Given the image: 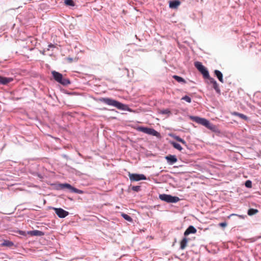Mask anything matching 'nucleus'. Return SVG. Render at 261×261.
I'll return each instance as SVG.
<instances>
[{
    "instance_id": "nucleus-30",
    "label": "nucleus",
    "mask_w": 261,
    "mask_h": 261,
    "mask_svg": "<svg viewBox=\"0 0 261 261\" xmlns=\"http://www.w3.org/2000/svg\"><path fill=\"white\" fill-rule=\"evenodd\" d=\"M227 224L226 222H222L219 224V225L222 227H225L227 226Z\"/></svg>"
},
{
    "instance_id": "nucleus-16",
    "label": "nucleus",
    "mask_w": 261,
    "mask_h": 261,
    "mask_svg": "<svg viewBox=\"0 0 261 261\" xmlns=\"http://www.w3.org/2000/svg\"><path fill=\"white\" fill-rule=\"evenodd\" d=\"M1 246L2 247H11L14 246V243L9 240H4Z\"/></svg>"
},
{
    "instance_id": "nucleus-11",
    "label": "nucleus",
    "mask_w": 261,
    "mask_h": 261,
    "mask_svg": "<svg viewBox=\"0 0 261 261\" xmlns=\"http://www.w3.org/2000/svg\"><path fill=\"white\" fill-rule=\"evenodd\" d=\"M13 81L12 77H6L0 75V84L6 85Z\"/></svg>"
},
{
    "instance_id": "nucleus-15",
    "label": "nucleus",
    "mask_w": 261,
    "mask_h": 261,
    "mask_svg": "<svg viewBox=\"0 0 261 261\" xmlns=\"http://www.w3.org/2000/svg\"><path fill=\"white\" fill-rule=\"evenodd\" d=\"M215 75L217 77L219 81L221 82L222 83H224V81L223 79V74L222 73L218 70H215L214 71Z\"/></svg>"
},
{
    "instance_id": "nucleus-17",
    "label": "nucleus",
    "mask_w": 261,
    "mask_h": 261,
    "mask_svg": "<svg viewBox=\"0 0 261 261\" xmlns=\"http://www.w3.org/2000/svg\"><path fill=\"white\" fill-rule=\"evenodd\" d=\"M28 233L31 236H41L43 235V232H42L41 231L37 230L28 231Z\"/></svg>"
},
{
    "instance_id": "nucleus-10",
    "label": "nucleus",
    "mask_w": 261,
    "mask_h": 261,
    "mask_svg": "<svg viewBox=\"0 0 261 261\" xmlns=\"http://www.w3.org/2000/svg\"><path fill=\"white\" fill-rule=\"evenodd\" d=\"M205 79H207L208 80V84H211L213 85V87L214 89L215 90V91L218 93H220V89L218 84H217L216 80L214 79L211 77L210 75H209L208 77H206Z\"/></svg>"
},
{
    "instance_id": "nucleus-18",
    "label": "nucleus",
    "mask_w": 261,
    "mask_h": 261,
    "mask_svg": "<svg viewBox=\"0 0 261 261\" xmlns=\"http://www.w3.org/2000/svg\"><path fill=\"white\" fill-rule=\"evenodd\" d=\"M180 5L178 1H171L169 3V7L171 8H175Z\"/></svg>"
},
{
    "instance_id": "nucleus-19",
    "label": "nucleus",
    "mask_w": 261,
    "mask_h": 261,
    "mask_svg": "<svg viewBox=\"0 0 261 261\" xmlns=\"http://www.w3.org/2000/svg\"><path fill=\"white\" fill-rule=\"evenodd\" d=\"M170 144L173 146L174 148H176L179 151L182 150V147L178 143L172 141L170 142Z\"/></svg>"
},
{
    "instance_id": "nucleus-25",
    "label": "nucleus",
    "mask_w": 261,
    "mask_h": 261,
    "mask_svg": "<svg viewBox=\"0 0 261 261\" xmlns=\"http://www.w3.org/2000/svg\"><path fill=\"white\" fill-rule=\"evenodd\" d=\"M160 113L162 114H166V115H168V116H169L171 114L170 111L167 109L161 110L160 111Z\"/></svg>"
},
{
    "instance_id": "nucleus-23",
    "label": "nucleus",
    "mask_w": 261,
    "mask_h": 261,
    "mask_svg": "<svg viewBox=\"0 0 261 261\" xmlns=\"http://www.w3.org/2000/svg\"><path fill=\"white\" fill-rule=\"evenodd\" d=\"M258 213V210L254 208H250L248 211V215L249 216L253 215Z\"/></svg>"
},
{
    "instance_id": "nucleus-1",
    "label": "nucleus",
    "mask_w": 261,
    "mask_h": 261,
    "mask_svg": "<svg viewBox=\"0 0 261 261\" xmlns=\"http://www.w3.org/2000/svg\"><path fill=\"white\" fill-rule=\"evenodd\" d=\"M190 118L193 121L205 126L206 128L213 132H216L217 130V126L210 123L208 120L205 118L197 116H191Z\"/></svg>"
},
{
    "instance_id": "nucleus-29",
    "label": "nucleus",
    "mask_w": 261,
    "mask_h": 261,
    "mask_svg": "<svg viewBox=\"0 0 261 261\" xmlns=\"http://www.w3.org/2000/svg\"><path fill=\"white\" fill-rule=\"evenodd\" d=\"M245 186L247 188H251V186H252V183H251V182L250 180H247L245 182Z\"/></svg>"
},
{
    "instance_id": "nucleus-5",
    "label": "nucleus",
    "mask_w": 261,
    "mask_h": 261,
    "mask_svg": "<svg viewBox=\"0 0 261 261\" xmlns=\"http://www.w3.org/2000/svg\"><path fill=\"white\" fill-rule=\"evenodd\" d=\"M195 67L203 75L204 79L209 77V73L207 69L200 62H195L194 63Z\"/></svg>"
},
{
    "instance_id": "nucleus-26",
    "label": "nucleus",
    "mask_w": 261,
    "mask_h": 261,
    "mask_svg": "<svg viewBox=\"0 0 261 261\" xmlns=\"http://www.w3.org/2000/svg\"><path fill=\"white\" fill-rule=\"evenodd\" d=\"M64 3L67 6H73L74 5V2L72 0H65Z\"/></svg>"
},
{
    "instance_id": "nucleus-9",
    "label": "nucleus",
    "mask_w": 261,
    "mask_h": 261,
    "mask_svg": "<svg viewBox=\"0 0 261 261\" xmlns=\"http://www.w3.org/2000/svg\"><path fill=\"white\" fill-rule=\"evenodd\" d=\"M56 214L60 218H63L66 217L69 214L67 211L64 210L61 208H53Z\"/></svg>"
},
{
    "instance_id": "nucleus-4",
    "label": "nucleus",
    "mask_w": 261,
    "mask_h": 261,
    "mask_svg": "<svg viewBox=\"0 0 261 261\" xmlns=\"http://www.w3.org/2000/svg\"><path fill=\"white\" fill-rule=\"evenodd\" d=\"M159 198L161 200L166 201L167 202L175 203L179 201V197L176 196H172L170 195L167 194H161L159 195Z\"/></svg>"
},
{
    "instance_id": "nucleus-7",
    "label": "nucleus",
    "mask_w": 261,
    "mask_h": 261,
    "mask_svg": "<svg viewBox=\"0 0 261 261\" xmlns=\"http://www.w3.org/2000/svg\"><path fill=\"white\" fill-rule=\"evenodd\" d=\"M67 188L69 190H70L71 192L78 193V194H83L84 192L81 190L77 189L76 188H75L73 187H72L70 184H59L58 186V189H63Z\"/></svg>"
},
{
    "instance_id": "nucleus-13",
    "label": "nucleus",
    "mask_w": 261,
    "mask_h": 261,
    "mask_svg": "<svg viewBox=\"0 0 261 261\" xmlns=\"http://www.w3.org/2000/svg\"><path fill=\"white\" fill-rule=\"evenodd\" d=\"M197 231L196 229L193 226H190L185 231V236H187L190 233H195Z\"/></svg>"
},
{
    "instance_id": "nucleus-20",
    "label": "nucleus",
    "mask_w": 261,
    "mask_h": 261,
    "mask_svg": "<svg viewBox=\"0 0 261 261\" xmlns=\"http://www.w3.org/2000/svg\"><path fill=\"white\" fill-rule=\"evenodd\" d=\"M173 78L176 81L179 83H186V81L181 77L179 76L178 75H173Z\"/></svg>"
},
{
    "instance_id": "nucleus-8",
    "label": "nucleus",
    "mask_w": 261,
    "mask_h": 261,
    "mask_svg": "<svg viewBox=\"0 0 261 261\" xmlns=\"http://www.w3.org/2000/svg\"><path fill=\"white\" fill-rule=\"evenodd\" d=\"M128 176L131 181H139L141 180H145L146 176L143 174H138L134 173H129Z\"/></svg>"
},
{
    "instance_id": "nucleus-2",
    "label": "nucleus",
    "mask_w": 261,
    "mask_h": 261,
    "mask_svg": "<svg viewBox=\"0 0 261 261\" xmlns=\"http://www.w3.org/2000/svg\"><path fill=\"white\" fill-rule=\"evenodd\" d=\"M100 101L109 106L116 107L119 110H125L127 108V106L110 98H101L100 99Z\"/></svg>"
},
{
    "instance_id": "nucleus-22",
    "label": "nucleus",
    "mask_w": 261,
    "mask_h": 261,
    "mask_svg": "<svg viewBox=\"0 0 261 261\" xmlns=\"http://www.w3.org/2000/svg\"><path fill=\"white\" fill-rule=\"evenodd\" d=\"M173 138H174V139H175L177 141H178V142H179L181 143L182 144L186 145V141H185L184 139H181V138H180L179 136H173Z\"/></svg>"
},
{
    "instance_id": "nucleus-31",
    "label": "nucleus",
    "mask_w": 261,
    "mask_h": 261,
    "mask_svg": "<svg viewBox=\"0 0 261 261\" xmlns=\"http://www.w3.org/2000/svg\"><path fill=\"white\" fill-rule=\"evenodd\" d=\"M19 234H20L21 235H24L25 234V232L24 231H19Z\"/></svg>"
},
{
    "instance_id": "nucleus-3",
    "label": "nucleus",
    "mask_w": 261,
    "mask_h": 261,
    "mask_svg": "<svg viewBox=\"0 0 261 261\" xmlns=\"http://www.w3.org/2000/svg\"><path fill=\"white\" fill-rule=\"evenodd\" d=\"M51 74L55 81L63 85L66 86L70 83L68 79L64 78L62 74L58 72L53 71Z\"/></svg>"
},
{
    "instance_id": "nucleus-6",
    "label": "nucleus",
    "mask_w": 261,
    "mask_h": 261,
    "mask_svg": "<svg viewBox=\"0 0 261 261\" xmlns=\"http://www.w3.org/2000/svg\"><path fill=\"white\" fill-rule=\"evenodd\" d=\"M137 130L144 133L145 134L150 135L153 136L158 137L160 135L159 133L156 131L155 129L151 128H148L145 127H139Z\"/></svg>"
},
{
    "instance_id": "nucleus-32",
    "label": "nucleus",
    "mask_w": 261,
    "mask_h": 261,
    "mask_svg": "<svg viewBox=\"0 0 261 261\" xmlns=\"http://www.w3.org/2000/svg\"><path fill=\"white\" fill-rule=\"evenodd\" d=\"M53 45H49V46L50 47V46H52Z\"/></svg>"
},
{
    "instance_id": "nucleus-12",
    "label": "nucleus",
    "mask_w": 261,
    "mask_h": 261,
    "mask_svg": "<svg viewBox=\"0 0 261 261\" xmlns=\"http://www.w3.org/2000/svg\"><path fill=\"white\" fill-rule=\"evenodd\" d=\"M166 160L170 164H173L177 161V159L175 155H168L165 156Z\"/></svg>"
},
{
    "instance_id": "nucleus-28",
    "label": "nucleus",
    "mask_w": 261,
    "mask_h": 261,
    "mask_svg": "<svg viewBox=\"0 0 261 261\" xmlns=\"http://www.w3.org/2000/svg\"><path fill=\"white\" fill-rule=\"evenodd\" d=\"M132 189L134 191L138 192L140 190V186H133L132 188Z\"/></svg>"
},
{
    "instance_id": "nucleus-24",
    "label": "nucleus",
    "mask_w": 261,
    "mask_h": 261,
    "mask_svg": "<svg viewBox=\"0 0 261 261\" xmlns=\"http://www.w3.org/2000/svg\"><path fill=\"white\" fill-rule=\"evenodd\" d=\"M233 115H236V116H238L240 118H242V119H243L244 120H247V117L246 115H244L243 114L239 113L238 112H234L233 113Z\"/></svg>"
},
{
    "instance_id": "nucleus-27",
    "label": "nucleus",
    "mask_w": 261,
    "mask_h": 261,
    "mask_svg": "<svg viewBox=\"0 0 261 261\" xmlns=\"http://www.w3.org/2000/svg\"><path fill=\"white\" fill-rule=\"evenodd\" d=\"M181 99L184 100L189 103H190L191 102V98L187 95H186L182 97Z\"/></svg>"
},
{
    "instance_id": "nucleus-14",
    "label": "nucleus",
    "mask_w": 261,
    "mask_h": 261,
    "mask_svg": "<svg viewBox=\"0 0 261 261\" xmlns=\"http://www.w3.org/2000/svg\"><path fill=\"white\" fill-rule=\"evenodd\" d=\"M188 242V239L186 237L184 238L180 242V248L182 250L185 249L187 246Z\"/></svg>"
},
{
    "instance_id": "nucleus-21",
    "label": "nucleus",
    "mask_w": 261,
    "mask_h": 261,
    "mask_svg": "<svg viewBox=\"0 0 261 261\" xmlns=\"http://www.w3.org/2000/svg\"><path fill=\"white\" fill-rule=\"evenodd\" d=\"M121 216L126 220H127L128 222H132L133 219L128 215L125 214L124 213H121Z\"/></svg>"
}]
</instances>
